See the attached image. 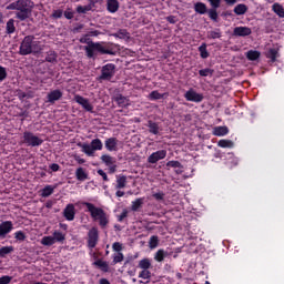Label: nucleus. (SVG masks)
Wrapping results in <instances>:
<instances>
[{"instance_id":"1","label":"nucleus","mask_w":284,"mask_h":284,"mask_svg":"<svg viewBox=\"0 0 284 284\" xmlns=\"http://www.w3.org/2000/svg\"><path fill=\"white\" fill-rule=\"evenodd\" d=\"M80 43H87L83 50L88 59H97L98 52L100 54H114L106 42H93L88 33L80 38Z\"/></svg>"},{"instance_id":"2","label":"nucleus","mask_w":284,"mask_h":284,"mask_svg":"<svg viewBox=\"0 0 284 284\" xmlns=\"http://www.w3.org/2000/svg\"><path fill=\"white\" fill-rule=\"evenodd\" d=\"M7 10H17L16 19H19V21H26L32 17V10H34V1L17 0L7 6Z\"/></svg>"},{"instance_id":"3","label":"nucleus","mask_w":284,"mask_h":284,"mask_svg":"<svg viewBox=\"0 0 284 284\" xmlns=\"http://www.w3.org/2000/svg\"><path fill=\"white\" fill-rule=\"evenodd\" d=\"M41 51V44L39 41H34L33 36H27L23 38L20 44L19 53L22 57H27V54H38Z\"/></svg>"},{"instance_id":"4","label":"nucleus","mask_w":284,"mask_h":284,"mask_svg":"<svg viewBox=\"0 0 284 284\" xmlns=\"http://www.w3.org/2000/svg\"><path fill=\"white\" fill-rule=\"evenodd\" d=\"M88 209V212H90L91 216L93 217V221H99V225L102 227H106L108 223H110V220L108 217V214L103 209L94 206V204L90 202L82 203Z\"/></svg>"},{"instance_id":"5","label":"nucleus","mask_w":284,"mask_h":284,"mask_svg":"<svg viewBox=\"0 0 284 284\" xmlns=\"http://www.w3.org/2000/svg\"><path fill=\"white\" fill-rule=\"evenodd\" d=\"M78 145L87 156H94L95 152L103 150V142L101 139H93L90 144L79 143Z\"/></svg>"},{"instance_id":"6","label":"nucleus","mask_w":284,"mask_h":284,"mask_svg":"<svg viewBox=\"0 0 284 284\" xmlns=\"http://www.w3.org/2000/svg\"><path fill=\"white\" fill-rule=\"evenodd\" d=\"M24 143L31 148H39V145L43 144V140L32 132H24L23 133Z\"/></svg>"},{"instance_id":"7","label":"nucleus","mask_w":284,"mask_h":284,"mask_svg":"<svg viewBox=\"0 0 284 284\" xmlns=\"http://www.w3.org/2000/svg\"><path fill=\"white\" fill-rule=\"evenodd\" d=\"M116 65H114L113 63H108L102 67L100 79H102L103 81H110L112 77H114Z\"/></svg>"},{"instance_id":"8","label":"nucleus","mask_w":284,"mask_h":284,"mask_svg":"<svg viewBox=\"0 0 284 284\" xmlns=\"http://www.w3.org/2000/svg\"><path fill=\"white\" fill-rule=\"evenodd\" d=\"M73 101H75V103H78V105H81V108H83V110H85V112H94V105H92V103H90V100L87 98H83L79 94L74 95Z\"/></svg>"},{"instance_id":"9","label":"nucleus","mask_w":284,"mask_h":284,"mask_svg":"<svg viewBox=\"0 0 284 284\" xmlns=\"http://www.w3.org/2000/svg\"><path fill=\"white\" fill-rule=\"evenodd\" d=\"M184 99H186L187 101H191L192 103H201L204 97L202 93H199L196 92V90L191 88L184 93Z\"/></svg>"},{"instance_id":"10","label":"nucleus","mask_w":284,"mask_h":284,"mask_svg":"<svg viewBox=\"0 0 284 284\" xmlns=\"http://www.w3.org/2000/svg\"><path fill=\"white\" fill-rule=\"evenodd\" d=\"M97 243H99V230L97 227H92L88 233V247H90V250H94V247H97Z\"/></svg>"},{"instance_id":"11","label":"nucleus","mask_w":284,"mask_h":284,"mask_svg":"<svg viewBox=\"0 0 284 284\" xmlns=\"http://www.w3.org/2000/svg\"><path fill=\"white\" fill-rule=\"evenodd\" d=\"M14 230V224L12 221H3L0 223V239H6L10 232Z\"/></svg>"},{"instance_id":"12","label":"nucleus","mask_w":284,"mask_h":284,"mask_svg":"<svg viewBox=\"0 0 284 284\" xmlns=\"http://www.w3.org/2000/svg\"><path fill=\"white\" fill-rule=\"evenodd\" d=\"M166 156H168V151L165 150L153 152L148 158V163H151V164L159 163V161H163V159H165Z\"/></svg>"},{"instance_id":"13","label":"nucleus","mask_w":284,"mask_h":284,"mask_svg":"<svg viewBox=\"0 0 284 284\" xmlns=\"http://www.w3.org/2000/svg\"><path fill=\"white\" fill-rule=\"evenodd\" d=\"M63 98V92L59 89L52 90L47 94V103H57Z\"/></svg>"},{"instance_id":"14","label":"nucleus","mask_w":284,"mask_h":284,"mask_svg":"<svg viewBox=\"0 0 284 284\" xmlns=\"http://www.w3.org/2000/svg\"><path fill=\"white\" fill-rule=\"evenodd\" d=\"M104 146L108 152H118L119 151V140L116 138H109L104 141Z\"/></svg>"},{"instance_id":"15","label":"nucleus","mask_w":284,"mask_h":284,"mask_svg":"<svg viewBox=\"0 0 284 284\" xmlns=\"http://www.w3.org/2000/svg\"><path fill=\"white\" fill-rule=\"evenodd\" d=\"M252 29L248 27H236L233 30V37H250Z\"/></svg>"},{"instance_id":"16","label":"nucleus","mask_w":284,"mask_h":284,"mask_svg":"<svg viewBox=\"0 0 284 284\" xmlns=\"http://www.w3.org/2000/svg\"><path fill=\"white\" fill-rule=\"evenodd\" d=\"M75 214L77 213H75L74 204H68L63 210V216L64 219H67V221H74Z\"/></svg>"},{"instance_id":"17","label":"nucleus","mask_w":284,"mask_h":284,"mask_svg":"<svg viewBox=\"0 0 284 284\" xmlns=\"http://www.w3.org/2000/svg\"><path fill=\"white\" fill-rule=\"evenodd\" d=\"M113 101L118 103L119 108H128L130 105V99L123 94H115Z\"/></svg>"},{"instance_id":"18","label":"nucleus","mask_w":284,"mask_h":284,"mask_svg":"<svg viewBox=\"0 0 284 284\" xmlns=\"http://www.w3.org/2000/svg\"><path fill=\"white\" fill-rule=\"evenodd\" d=\"M52 236L55 243H63V241H65L67 233L61 230H54Z\"/></svg>"},{"instance_id":"19","label":"nucleus","mask_w":284,"mask_h":284,"mask_svg":"<svg viewBox=\"0 0 284 284\" xmlns=\"http://www.w3.org/2000/svg\"><path fill=\"white\" fill-rule=\"evenodd\" d=\"M128 185V176L116 175L115 190H123Z\"/></svg>"},{"instance_id":"20","label":"nucleus","mask_w":284,"mask_h":284,"mask_svg":"<svg viewBox=\"0 0 284 284\" xmlns=\"http://www.w3.org/2000/svg\"><path fill=\"white\" fill-rule=\"evenodd\" d=\"M75 179L78 181H88L89 179L88 171H85V169L83 168H78L75 170Z\"/></svg>"},{"instance_id":"21","label":"nucleus","mask_w":284,"mask_h":284,"mask_svg":"<svg viewBox=\"0 0 284 284\" xmlns=\"http://www.w3.org/2000/svg\"><path fill=\"white\" fill-rule=\"evenodd\" d=\"M106 10L114 14V12L119 11V0H108L106 1Z\"/></svg>"},{"instance_id":"22","label":"nucleus","mask_w":284,"mask_h":284,"mask_svg":"<svg viewBox=\"0 0 284 284\" xmlns=\"http://www.w3.org/2000/svg\"><path fill=\"white\" fill-rule=\"evenodd\" d=\"M145 203V197H139L135 201L131 203V211L132 212H139L140 207H143V204Z\"/></svg>"},{"instance_id":"23","label":"nucleus","mask_w":284,"mask_h":284,"mask_svg":"<svg viewBox=\"0 0 284 284\" xmlns=\"http://www.w3.org/2000/svg\"><path fill=\"white\" fill-rule=\"evenodd\" d=\"M230 133V129L227 126H215L213 129L214 136H225Z\"/></svg>"},{"instance_id":"24","label":"nucleus","mask_w":284,"mask_h":284,"mask_svg":"<svg viewBox=\"0 0 284 284\" xmlns=\"http://www.w3.org/2000/svg\"><path fill=\"white\" fill-rule=\"evenodd\" d=\"M161 99H168V93H160L158 90H155L149 94L150 101H159Z\"/></svg>"},{"instance_id":"25","label":"nucleus","mask_w":284,"mask_h":284,"mask_svg":"<svg viewBox=\"0 0 284 284\" xmlns=\"http://www.w3.org/2000/svg\"><path fill=\"white\" fill-rule=\"evenodd\" d=\"M100 160L102 161V163H104V165H106V168H109L110 165H114V163H116V159H114L110 154H102Z\"/></svg>"},{"instance_id":"26","label":"nucleus","mask_w":284,"mask_h":284,"mask_svg":"<svg viewBox=\"0 0 284 284\" xmlns=\"http://www.w3.org/2000/svg\"><path fill=\"white\" fill-rule=\"evenodd\" d=\"M7 34H14L17 32V27L14 26V19H9L6 24Z\"/></svg>"},{"instance_id":"27","label":"nucleus","mask_w":284,"mask_h":284,"mask_svg":"<svg viewBox=\"0 0 284 284\" xmlns=\"http://www.w3.org/2000/svg\"><path fill=\"white\" fill-rule=\"evenodd\" d=\"M165 256H168V252H165L163 248H160L154 255V261L158 263H163V261H165Z\"/></svg>"},{"instance_id":"28","label":"nucleus","mask_w":284,"mask_h":284,"mask_svg":"<svg viewBox=\"0 0 284 284\" xmlns=\"http://www.w3.org/2000/svg\"><path fill=\"white\" fill-rule=\"evenodd\" d=\"M233 12H235V14H237V17H241L247 12V7L243 3H240V4L235 6V8L233 9Z\"/></svg>"},{"instance_id":"29","label":"nucleus","mask_w":284,"mask_h":284,"mask_svg":"<svg viewBox=\"0 0 284 284\" xmlns=\"http://www.w3.org/2000/svg\"><path fill=\"white\" fill-rule=\"evenodd\" d=\"M194 10L197 12V14H205V12H207V6H205L203 2H196L194 4Z\"/></svg>"},{"instance_id":"30","label":"nucleus","mask_w":284,"mask_h":284,"mask_svg":"<svg viewBox=\"0 0 284 284\" xmlns=\"http://www.w3.org/2000/svg\"><path fill=\"white\" fill-rule=\"evenodd\" d=\"M138 267L140 270H150L152 267V261L150 258H143L139 262Z\"/></svg>"},{"instance_id":"31","label":"nucleus","mask_w":284,"mask_h":284,"mask_svg":"<svg viewBox=\"0 0 284 284\" xmlns=\"http://www.w3.org/2000/svg\"><path fill=\"white\" fill-rule=\"evenodd\" d=\"M261 58V52L256 51V50H250L246 52V59H248V61H256V59Z\"/></svg>"},{"instance_id":"32","label":"nucleus","mask_w":284,"mask_h":284,"mask_svg":"<svg viewBox=\"0 0 284 284\" xmlns=\"http://www.w3.org/2000/svg\"><path fill=\"white\" fill-rule=\"evenodd\" d=\"M51 194H54V187L52 185H47L42 189L41 196H43V199H48Z\"/></svg>"},{"instance_id":"33","label":"nucleus","mask_w":284,"mask_h":284,"mask_svg":"<svg viewBox=\"0 0 284 284\" xmlns=\"http://www.w3.org/2000/svg\"><path fill=\"white\" fill-rule=\"evenodd\" d=\"M150 250H156L159 247V236L152 235L149 240Z\"/></svg>"},{"instance_id":"34","label":"nucleus","mask_w":284,"mask_h":284,"mask_svg":"<svg viewBox=\"0 0 284 284\" xmlns=\"http://www.w3.org/2000/svg\"><path fill=\"white\" fill-rule=\"evenodd\" d=\"M199 52L202 59H207V57H210V52H207V44L202 43L199 47Z\"/></svg>"},{"instance_id":"35","label":"nucleus","mask_w":284,"mask_h":284,"mask_svg":"<svg viewBox=\"0 0 284 284\" xmlns=\"http://www.w3.org/2000/svg\"><path fill=\"white\" fill-rule=\"evenodd\" d=\"M219 148H234V142L232 140H220L217 142Z\"/></svg>"},{"instance_id":"36","label":"nucleus","mask_w":284,"mask_h":284,"mask_svg":"<svg viewBox=\"0 0 284 284\" xmlns=\"http://www.w3.org/2000/svg\"><path fill=\"white\" fill-rule=\"evenodd\" d=\"M267 59H271L272 63L276 61V58L278 57V50L276 49H270L266 53Z\"/></svg>"},{"instance_id":"37","label":"nucleus","mask_w":284,"mask_h":284,"mask_svg":"<svg viewBox=\"0 0 284 284\" xmlns=\"http://www.w3.org/2000/svg\"><path fill=\"white\" fill-rule=\"evenodd\" d=\"M148 128H149V132H151V134H159L160 128H159L158 123L149 121Z\"/></svg>"},{"instance_id":"38","label":"nucleus","mask_w":284,"mask_h":284,"mask_svg":"<svg viewBox=\"0 0 284 284\" xmlns=\"http://www.w3.org/2000/svg\"><path fill=\"white\" fill-rule=\"evenodd\" d=\"M93 265H97V267H100V270H102V272H108V262L102 261V260H97Z\"/></svg>"},{"instance_id":"39","label":"nucleus","mask_w":284,"mask_h":284,"mask_svg":"<svg viewBox=\"0 0 284 284\" xmlns=\"http://www.w3.org/2000/svg\"><path fill=\"white\" fill-rule=\"evenodd\" d=\"M139 278H143L144 281L152 278V273L150 272V268L142 270L139 273Z\"/></svg>"},{"instance_id":"40","label":"nucleus","mask_w":284,"mask_h":284,"mask_svg":"<svg viewBox=\"0 0 284 284\" xmlns=\"http://www.w3.org/2000/svg\"><path fill=\"white\" fill-rule=\"evenodd\" d=\"M41 243H42V245L50 246V245H54V243H57V242L54 241L53 236H44V237H42Z\"/></svg>"},{"instance_id":"41","label":"nucleus","mask_w":284,"mask_h":284,"mask_svg":"<svg viewBox=\"0 0 284 284\" xmlns=\"http://www.w3.org/2000/svg\"><path fill=\"white\" fill-rule=\"evenodd\" d=\"M273 11L276 12L282 19L284 18V9L283 6L278 3L273 4Z\"/></svg>"},{"instance_id":"42","label":"nucleus","mask_w":284,"mask_h":284,"mask_svg":"<svg viewBox=\"0 0 284 284\" xmlns=\"http://www.w3.org/2000/svg\"><path fill=\"white\" fill-rule=\"evenodd\" d=\"M45 61H48L49 63H54V61H57V52L49 51L47 53Z\"/></svg>"},{"instance_id":"43","label":"nucleus","mask_w":284,"mask_h":284,"mask_svg":"<svg viewBox=\"0 0 284 284\" xmlns=\"http://www.w3.org/2000/svg\"><path fill=\"white\" fill-rule=\"evenodd\" d=\"M13 251H14V248L12 246H3L0 248V256L3 257Z\"/></svg>"},{"instance_id":"44","label":"nucleus","mask_w":284,"mask_h":284,"mask_svg":"<svg viewBox=\"0 0 284 284\" xmlns=\"http://www.w3.org/2000/svg\"><path fill=\"white\" fill-rule=\"evenodd\" d=\"M209 39H221V29L209 32Z\"/></svg>"},{"instance_id":"45","label":"nucleus","mask_w":284,"mask_h":284,"mask_svg":"<svg viewBox=\"0 0 284 284\" xmlns=\"http://www.w3.org/2000/svg\"><path fill=\"white\" fill-rule=\"evenodd\" d=\"M209 17L212 21H219V13L216 12V9H210Z\"/></svg>"},{"instance_id":"46","label":"nucleus","mask_w":284,"mask_h":284,"mask_svg":"<svg viewBox=\"0 0 284 284\" xmlns=\"http://www.w3.org/2000/svg\"><path fill=\"white\" fill-rule=\"evenodd\" d=\"M8 79V71L4 67L0 65V81H6Z\"/></svg>"},{"instance_id":"47","label":"nucleus","mask_w":284,"mask_h":284,"mask_svg":"<svg viewBox=\"0 0 284 284\" xmlns=\"http://www.w3.org/2000/svg\"><path fill=\"white\" fill-rule=\"evenodd\" d=\"M226 165L230 166V168H234V166L239 165V159L234 158V156H231V160H229L226 162Z\"/></svg>"},{"instance_id":"48","label":"nucleus","mask_w":284,"mask_h":284,"mask_svg":"<svg viewBox=\"0 0 284 284\" xmlns=\"http://www.w3.org/2000/svg\"><path fill=\"white\" fill-rule=\"evenodd\" d=\"M213 70L212 69H202L199 71L200 77H210V74H213Z\"/></svg>"},{"instance_id":"49","label":"nucleus","mask_w":284,"mask_h":284,"mask_svg":"<svg viewBox=\"0 0 284 284\" xmlns=\"http://www.w3.org/2000/svg\"><path fill=\"white\" fill-rule=\"evenodd\" d=\"M207 1L210 3L211 8L215 9V10L221 8V0H207Z\"/></svg>"},{"instance_id":"50","label":"nucleus","mask_w":284,"mask_h":284,"mask_svg":"<svg viewBox=\"0 0 284 284\" xmlns=\"http://www.w3.org/2000/svg\"><path fill=\"white\" fill-rule=\"evenodd\" d=\"M129 211L128 209H123L122 213L118 215L119 223H122L124 219H128Z\"/></svg>"},{"instance_id":"51","label":"nucleus","mask_w":284,"mask_h":284,"mask_svg":"<svg viewBox=\"0 0 284 284\" xmlns=\"http://www.w3.org/2000/svg\"><path fill=\"white\" fill-rule=\"evenodd\" d=\"M12 281V276L10 275H3L0 277V284H10Z\"/></svg>"},{"instance_id":"52","label":"nucleus","mask_w":284,"mask_h":284,"mask_svg":"<svg viewBox=\"0 0 284 284\" xmlns=\"http://www.w3.org/2000/svg\"><path fill=\"white\" fill-rule=\"evenodd\" d=\"M166 168H183V165H181V162L179 161H169Z\"/></svg>"},{"instance_id":"53","label":"nucleus","mask_w":284,"mask_h":284,"mask_svg":"<svg viewBox=\"0 0 284 284\" xmlns=\"http://www.w3.org/2000/svg\"><path fill=\"white\" fill-rule=\"evenodd\" d=\"M14 239H17V241H26V233L18 231L14 233Z\"/></svg>"},{"instance_id":"54","label":"nucleus","mask_w":284,"mask_h":284,"mask_svg":"<svg viewBox=\"0 0 284 284\" xmlns=\"http://www.w3.org/2000/svg\"><path fill=\"white\" fill-rule=\"evenodd\" d=\"M77 12H79V14H85V12H90V7L84 6V7H78L77 8Z\"/></svg>"},{"instance_id":"55","label":"nucleus","mask_w":284,"mask_h":284,"mask_svg":"<svg viewBox=\"0 0 284 284\" xmlns=\"http://www.w3.org/2000/svg\"><path fill=\"white\" fill-rule=\"evenodd\" d=\"M123 261V253L119 252L113 256V263H121Z\"/></svg>"},{"instance_id":"56","label":"nucleus","mask_w":284,"mask_h":284,"mask_svg":"<svg viewBox=\"0 0 284 284\" xmlns=\"http://www.w3.org/2000/svg\"><path fill=\"white\" fill-rule=\"evenodd\" d=\"M98 174L99 176H102L103 181L105 182L110 181V179L108 178V173H105V171H103L102 169L98 170Z\"/></svg>"},{"instance_id":"57","label":"nucleus","mask_w":284,"mask_h":284,"mask_svg":"<svg viewBox=\"0 0 284 284\" xmlns=\"http://www.w3.org/2000/svg\"><path fill=\"white\" fill-rule=\"evenodd\" d=\"M112 248L114 252H121V250H123V246L121 245V243L114 242Z\"/></svg>"},{"instance_id":"58","label":"nucleus","mask_w":284,"mask_h":284,"mask_svg":"<svg viewBox=\"0 0 284 284\" xmlns=\"http://www.w3.org/2000/svg\"><path fill=\"white\" fill-rule=\"evenodd\" d=\"M53 19H61L63 17V11L62 10H54L52 13Z\"/></svg>"},{"instance_id":"59","label":"nucleus","mask_w":284,"mask_h":284,"mask_svg":"<svg viewBox=\"0 0 284 284\" xmlns=\"http://www.w3.org/2000/svg\"><path fill=\"white\" fill-rule=\"evenodd\" d=\"M87 34H88V37H99V34H101V31H99V30H89Z\"/></svg>"},{"instance_id":"60","label":"nucleus","mask_w":284,"mask_h":284,"mask_svg":"<svg viewBox=\"0 0 284 284\" xmlns=\"http://www.w3.org/2000/svg\"><path fill=\"white\" fill-rule=\"evenodd\" d=\"M108 168H109L110 174H114V172H116V163H113V164L109 165Z\"/></svg>"},{"instance_id":"61","label":"nucleus","mask_w":284,"mask_h":284,"mask_svg":"<svg viewBox=\"0 0 284 284\" xmlns=\"http://www.w3.org/2000/svg\"><path fill=\"white\" fill-rule=\"evenodd\" d=\"M114 37H118V39H125V31H119Z\"/></svg>"},{"instance_id":"62","label":"nucleus","mask_w":284,"mask_h":284,"mask_svg":"<svg viewBox=\"0 0 284 284\" xmlns=\"http://www.w3.org/2000/svg\"><path fill=\"white\" fill-rule=\"evenodd\" d=\"M166 21H169V23H176V17L169 16V17H166Z\"/></svg>"},{"instance_id":"63","label":"nucleus","mask_w":284,"mask_h":284,"mask_svg":"<svg viewBox=\"0 0 284 284\" xmlns=\"http://www.w3.org/2000/svg\"><path fill=\"white\" fill-rule=\"evenodd\" d=\"M153 196L156 199V201H163V193H154Z\"/></svg>"},{"instance_id":"64","label":"nucleus","mask_w":284,"mask_h":284,"mask_svg":"<svg viewBox=\"0 0 284 284\" xmlns=\"http://www.w3.org/2000/svg\"><path fill=\"white\" fill-rule=\"evenodd\" d=\"M59 164H57V163H53V164H51L50 165V170H52V172H59Z\"/></svg>"}]
</instances>
